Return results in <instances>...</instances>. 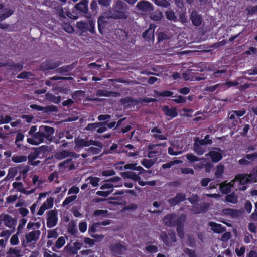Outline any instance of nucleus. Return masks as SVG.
<instances>
[{
    "instance_id": "f257e3e1",
    "label": "nucleus",
    "mask_w": 257,
    "mask_h": 257,
    "mask_svg": "<svg viewBox=\"0 0 257 257\" xmlns=\"http://www.w3.org/2000/svg\"><path fill=\"white\" fill-rule=\"evenodd\" d=\"M187 216L185 214L178 216L175 213L167 214L163 218L164 224L169 227L176 226V231L179 237L182 239L184 237V225Z\"/></svg>"
},
{
    "instance_id": "f03ea898",
    "label": "nucleus",
    "mask_w": 257,
    "mask_h": 257,
    "mask_svg": "<svg viewBox=\"0 0 257 257\" xmlns=\"http://www.w3.org/2000/svg\"><path fill=\"white\" fill-rule=\"evenodd\" d=\"M55 157L57 159L62 160L66 157H70L71 158H68L66 160L60 162L59 164V167L68 168L70 170L75 169V165L72 162V158H77L79 157V155L72 152H69L67 150L57 152L55 155Z\"/></svg>"
},
{
    "instance_id": "7ed1b4c3",
    "label": "nucleus",
    "mask_w": 257,
    "mask_h": 257,
    "mask_svg": "<svg viewBox=\"0 0 257 257\" xmlns=\"http://www.w3.org/2000/svg\"><path fill=\"white\" fill-rule=\"evenodd\" d=\"M126 9V6L122 1H117L114 7L110 11L111 17L115 19H126L127 15Z\"/></svg>"
},
{
    "instance_id": "20e7f679",
    "label": "nucleus",
    "mask_w": 257,
    "mask_h": 257,
    "mask_svg": "<svg viewBox=\"0 0 257 257\" xmlns=\"http://www.w3.org/2000/svg\"><path fill=\"white\" fill-rule=\"evenodd\" d=\"M75 148L80 149L84 147H89L91 145H94L99 147H102V144L101 142L96 140L90 139L87 140L84 139L75 138L74 140Z\"/></svg>"
},
{
    "instance_id": "39448f33",
    "label": "nucleus",
    "mask_w": 257,
    "mask_h": 257,
    "mask_svg": "<svg viewBox=\"0 0 257 257\" xmlns=\"http://www.w3.org/2000/svg\"><path fill=\"white\" fill-rule=\"evenodd\" d=\"M160 238L167 246H170L176 241V233L174 231L170 230L167 232L162 231L160 235Z\"/></svg>"
},
{
    "instance_id": "423d86ee",
    "label": "nucleus",
    "mask_w": 257,
    "mask_h": 257,
    "mask_svg": "<svg viewBox=\"0 0 257 257\" xmlns=\"http://www.w3.org/2000/svg\"><path fill=\"white\" fill-rule=\"evenodd\" d=\"M137 9L144 13H150L154 10V7L150 2L145 0L140 1L136 5Z\"/></svg>"
},
{
    "instance_id": "0eeeda50",
    "label": "nucleus",
    "mask_w": 257,
    "mask_h": 257,
    "mask_svg": "<svg viewBox=\"0 0 257 257\" xmlns=\"http://www.w3.org/2000/svg\"><path fill=\"white\" fill-rule=\"evenodd\" d=\"M30 107L32 109H35L38 111H42L46 113L57 112L58 110L57 107L52 105L43 107L40 105L34 104L30 105Z\"/></svg>"
},
{
    "instance_id": "6e6552de",
    "label": "nucleus",
    "mask_w": 257,
    "mask_h": 257,
    "mask_svg": "<svg viewBox=\"0 0 257 257\" xmlns=\"http://www.w3.org/2000/svg\"><path fill=\"white\" fill-rule=\"evenodd\" d=\"M210 208L209 203L202 202L196 205H194L191 209L192 213L195 214L204 213Z\"/></svg>"
},
{
    "instance_id": "1a4fd4ad",
    "label": "nucleus",
    "mask_w": 257,
    "mask_h": 257,
    "mask_svg": "<svg viewBox=\"0 0 257 257\" xmlns=\"http://www.w3.org/2000/svg\"><path fill=\"white\" fill-rule=\"evenodd\" d=\"M215 150L218 151H210L207 154H206V156H209L211 158L212 161L213 163H217L220 161L223 158L222 154L221 152L222 150L220 148L216 147L214 148Z\"/></svg>"
},
{
    "instance_id": "9d476101",
    "label": "nucleus",
    "mask_w": 257,
    "mask_h": 257,
    "mask_svg": "<svg viewBox=\"0 0 257 257\" xmlns=\"http://www.w3.org/2000/svg\"><path fill=\"white\" fill-rule=\"evenodd\" d=\"M58 218L57 214L54 210H50L48 212L47 218V227L51 228L56 225Z\"/></svg>"
},
{
    "instance_id": "9b49d317",
    "label": "nucleus",
    "mask_w": 257,
    "mask_h": 257,
    "mask_svg": "<svg viewBox=\"0 0 257 257\" xmlns=\"http://www.w3.org/2000/svg\"><path fill=\"white\" fill-rule=\"evenodd\" d=\"M99 226V225L98 222L93 223L91 225H89L88 232L91 237L97 239L102 240L104 237L103 235L94 234V233L98 231V228Z\"/></svg>"
},
{
    "instance_id": "f8f14e48",
    "label": "nucleus",
    "mask_w": 257,
    "mask_h": 257,
    "mask_svg": "<svg viewBox=\"0 0 257 257\" xmlns=\"http://www.w3.org/2000/svg\"><path fill=\"white\" fill-rule=\"evenodd\" d=\"M46 146H42L40 147L35 149L33 152H31L28 157L29 162H32L35 160L41 153L45 152L46 150Z\"/></svg>"
},
{
    "instance_id": "ddd939ff",
    "label": "nucleus",
    "mask_w": 257,
    "mask_h": 257,
    "mask_svg": "<svg viewBox=\"0 0 257 257\" xmlns=\"http://www.w3.org/2000/svg\"><path fill=\"white\" fill-rule=\"evenodd\" d=\"M41 232L40 230L32 231L25 234V237L27 241V244H29L32 241H36L39 239Z\"/></svg>"
},
{
    "instance_id": "4468645a",
    "label": "nucleus",
    "mask_w": 257,
    "mask_h": 257,
    "mask_svg": "<svg viewBox=\"0 0 257 257\" xmlns=\"http://www.w3.org/2000/svg\"><path fill=\"white\" fill-rule=\"evenodd\" d=\"M88 3L87 0H81L75 6V10L76 11H78L79 14H86L88 10Z\"/></svg>"
},
{
    "instance_id": "2eb2a0df",
    "label": "nucleus",
    "mask_w": 257,
    "mask_h": 257,
    "mask_svg": "<svg viewBox=\"0 0 257 257\" xmlns=\"http://www.w3.org/2000/svg\"><path fill=\"white\" fill-rule=\"evenodd\" d=\"M185 200L186 195L185 194L182 193H178L174 197L169 199L168 202L171 205L175 206Z\"/></svg>"
},
{
    "instance_id": "dca6fc26",
    "label": "nucleus",
    "mask_w": 257,
    "mask_h": 257,
    "mask_svg": "<svg viewBox=\"0 0 257 257\" xmlns=\"http://www.w3.org/2000/svg\"><path fill=\"white\" fill-rule=\"evenodd\" d=\"M190 19L191 21L192 24L195 26H200L202 22V17L201 15L197 13V12L193 10L190 15Z\"/></svg>"
},
{
    "instance_id": "f3484780",
    "label": "nucleus",
    "mask_w": 257,
    "mask_h": 257,
    "mask_svg": "<svg viewBox=\"0 0 257 257\" xmlns=\"http://www.w3.org/2000/svg\"><path fill=\"white\" fill-rule=\"evenodd\" d=\"M208 225L211 227L212 230L216 233H222L226 231V227L221 224L210 221L208 223Z\"/></svg>"
},
{
    "instance_id": "a211bd4d",
    "label": "nucleus",
    "mask_w": 257,
    "mask_h": 257,
    "mask_svg": "<svg viewBox=\"0 0 257 257\" xmlns=\"http://www.w3.org/2000/svg\"><path fill=\"white\" fill-rule=\"evenodd\" d=\"M162 111L166 116L171 118L176 117L178 115V112L176 107L170 108L168 106L165 105L163 107Z\"/></svg>"
},
{
    "instance_id": "6ab92c4d",
    "label": "nucleus",
    "mask_w": 257,
    "mask_h": 257,
    "mask_svg": "<svg viewBox=\"0 0 257 257\" xmlns=\"http://www.w3.org/2000/svg\"><path fill=\"white\" fill-rule=\"evenodd\" d=\"M59 65L58 62L53 60H47L42 63L41 67L45 70L54 69Z\"/></svg>"
},
{
    "instance_id": "aec40b11",
    "label": "nucleus",
    "mask_w": 257,
    "mask_h": 257,
    "mask_svg": "<svg viewBox=\"0 0 257 257\" xmlns=\"http://www.w3.org/2000/svg\"><path fill=\"white\" fill-rule=\"evenodd\" d=\"M235 180H237L241 185H245L251 181V178L248 174H239L235 176Z\"/></svg>"
},
{
    "instance_id": "412c9836",
    "label": "nucleus",
    "mask_w": 257,
    "mask_h": 257,
    "mask_svg": "<svg viewBox=\"0 0 257 257\" xmlns=\"http://www.w3.org/2000/svg\"><path fill=\"white\" fill-rule=\"evenodd\" d=\"M119 93L115 91H108L106 90L98 89L96 92V95L98 96L105 97H116L118 95Z\"/></svg>"
},
{
    "instance_id": "4be33fe9",
    "label": "nucleus",
    "mask_w": 257,
    "mask_h": 257,
    "mask_svg": "<svg viewBox=\"0 0 257 257\" xmlns=\"http://www.w3.org/2000/svg\"><path fill=\"white\" fill-rule=\"evenodd\" d=\"M98 28L100 34H103L106 29H107V26L109 23L108 21L105 20L103 18L99 17L98 18Z\"/></svg>"
},
{
    "instance_id": "5701e85b",
    "label": "nucleus",
    "mask_w": 257,
    "mask_h": 257,
    "mask_svg": "<svg viewBox=\"0 0 257 257\" xmlns=\"http://www.w3.org/2000/svg\"><path fill=\"white\" fill-rule=\"evenodd\" d=\"M155 26L153 27V25L151 24L149 29L145 30L142 34L143 38L146 40H150L152 38L154 37V33Z\"/></svg>"
},
{
    "instance_id": "b1692460",
    "label": "nucleus",
    "mask_w": 257,
    "mask_h": 257,
    "mask_svg": "<svg viewBox=\"0 0 257 257\" xmlns=\"http://www.w3.org/2000/svg\"><path fill=\"white\" fill-rule=\"evenodd\" d=\"M125 247L122 244L118 243L110 247V250L115 255H120Z\"/></svg>"
},
{
    "instance_id": "393cba45",
    "label": "nucleus",
    "mask_w": 257,
    "mask_h": 257,
    "mask_svg": "<svg viewBox=\"0 0 257 257\" xmlns=\"http://www.w3.org/2000/svg\"><path fill=\"white\" fill-rule=\"evenodd\" d=\"M149 18L153 21H160L163 18V13L159 10H157L154 12H150Z\"/></svg>"
},
{
    "instance_id": "a878e982",
    "label": "nucleus",
    "mask_w": 257,
    "mask_h": 257,
    "mask_svg": "<svg viewBox=\"0 0 257 257\" xmlns=\"http://www.w3.org/2000/svg\"><path fill=\"white\" fill-rule=\"evenodd\" d=\"M152 133H156L157 134H154L153 135V137L159 140H167V136L165 135H160L159 134H161L162 133V130L157 127H154L151 130Z\"/></svg>"
},
{
    "instance_id": "bb28decb",
    "label": "nucleus",
    "mask_w": 257,
    "mask_h": 257,
    "mask_svg": "<svg viewBox=\"0 0 257 257\" xmlns=\"http://www.w3.org/2000/svg\"><path fill=\"white\" fill-rule=\"evenodd\" d=\"M122 177L132 179L134 181H138L140 179V177L136 173L132 172H123L121 173Z\"/></svg>"
},
{
    "instance_id": "cd10ccee",
    "label": "nucleus",
    "mask_w": 257,
    "mask_h": 257,
    "mask_svg": "<svg viewBox=\"0 0 257 257\" xmlns=\"http://www.w3.org/2000/svg\"><path fill=\"white\" fill-rule=\"evenodd\" d=\"M136 101L132 97H125L120 99V103L124 105L126 108H128L129 106L133 105Z\"/></svg>"
},
{
    "instance_id": "c85d7f7f",
    "label": "nucleus",
    "mask_w": 257,
    "mask_h": 257,
    "mask_svg": "<svg viewBox=\"0 0 257 257\" xmlns=\"http://www.w3.org/2000/svg\"><path fill=\"white\" fill-rule=\"evenodd\" d=\"M193 150L198 155H202L206 152L205 147L199 145L196 142L194 143Z\"/></svg>"
},
{
    "instance_id": "c756f323",
    "label": "nucleus",
    "mask_w": 257,
    "mask_h": 257,
    "mask_svg": "<svg viewBox=\"0 0 257 257\" xmlns=\"http://www.w3.org/2000/svg\"><path fill=\"white\" fill-rule=\"evenodd\" d=\"M225 200L227 202L235 204L238 201V197L234 192H232L230 194H227L225 196Z\"/></svg>"
},
{
    "instance_id": "7c9ffc66",
    "label": "nucleus",
    "mask_w": 257,
    "mask_h": 257,
    "mask_svg": "<svg viewBox=\"0 0 257 257\" xmlns=\"http://www.w3.org/2000/svg\"><path fill=\"white\" fill-rule=\"evenodd\" d=\"M46 99L54 103L58 104L61 100V97L60 96H56L53 94L51 93H47L46 95Z\"/></svg>"
},
{
    "instance_id": "2f4dec72",
    "label": "nucleus",
    "mask_w": 257,
    "mask_h": 257,
    "mask_svg": "<svg viewBox=\"0 0 257 257\" xmlns=\"http://www.w3.org/2000/svg\"><path fill=\"white\" fill-rule=\"evenodd\" d=\"M175 3L176 6L180 9L181 11L182 12L181 14L179 15L180 18L183 19V17L185 16V12L186 11V8L184 7V3L183 0H175Z\"/></svg>"
},
{
    "instance_id": "473e14b6",
    "label": "nucleus",
    "mask_w": 257,
    "mask_h": 257,
    "mask_svg": "<svg viewBox=\"0 0 257 257\" xmlns=\"http://www.w3.org/2000/svg\"><path fill=\"white\" fill-rule=\"evenodd\" d=\"M65 244V240L64 237H59L55 242V246L52 247V250L54 251H56V250L55 249V247L57 249H60L62 248L64 245Z\"/></svg>"
},
{
    "instance_id": "72a5a7b5",
    "label": "nucleus",
    "mask_w": 257,
    "mask_h": 257,
    "mask_svg": "<svg viewBox=\"0 0 257 257\" xmlns=\"http://www.w3.org/2000/svg\"><path fill=\"white\" fill-rule=\"evenodd\" d=\"M7 254L15 255V257H21L22 256L21 254V250L16 247H11L7 252Z\"/></svg>"
},
{
    "instance_id": "f704fd0d",
    "label": "nucleus",
    "mask_w": 257,
    "mask_h": 257,
    "mask_svg": "<svg viewBox=\"0 0 257 257\" xmlns=\"http://www.w3.org/2000/svg\"><path fill=\"white\" fill-rule=\"evenodd\" d=\"M38 144L42 143L45 138V134L42 132H37L33 135Z\"/></svg>"
},
{
    "instance_id": "c9c22d12",
    "label": "nucleus",
    "mask_w": 257,
    "mask_h": 257,
    "mask_svg": "<svg viewBox=\"0 0 257 257\" xmlns=\"http://www.w3.org/2000/svg\"><path fill=\"white\" fill-rule=\"evenodd\" d=\"M43 130L45 138H48L51 136L55 132L54 128L49 126H44L43 127Z\"/></svg>"
},
{
    "instance_id": "e433bc0d",
    "label": "nucleus",
    "mask_w": 257,
    "mask_h": 257,
    "mask_svg": "<svg viewBox=\"0 0 257 257\" xmlns=\"http://www.w3.org/2000/svg\"><path fill=\"white\" fill-rule=\"evenodd\" d=\"M154 93L160 97H173L174 93L169 90H165L163 92H159L157 90L154 91Z\"/></svg>"
},
{
    "instance_id": "4c0bfd02",
    "label": "nucleus",
    "mask_w": 257,
    "mask_h": 257,
    "mask_svg": "<svg viewBox=\"0 0 257 257\" xmlns=\"http://www.w3.org/2000/svg\"><path fill=\"white\" fill-rule=\"evenodd\" d=\"M239 84V82L237 81H227L225 83H222L221 89L226 90L230 87L238 86Z\"/></svg>"
},
{
    "instance_id": "58836bf2",
    "label": "nucleus",
    "mask_w": 257,
    "mask_h": 257,
    "mask_svg": "<svg viewBox=\"0 0 257 257\" xmlns=\"http://www.w3.org/2000/svg\"><path fill=\"white\" fill-rule=\"evenodd\" d=\"M77 26L79 30L84 33L87 31L89 25L88 23L80 21L77 23Z\"/></svg>"
},
{
    "instance_id": "ea45409f",
    "label": "nucleus",
    "mask_w": 257,
    "mask_h": 257,
    "mask_svg": "<svg viewBox=\"0 0 257 257\" xmlns=\"http://www.w3.org/2000/svg\"><path fill=\"white\" fill-rule=\"evenodd\" d=\"M154 3L158 6L165 8H168L171 6V4L167 0H154Z\"/></svg>"
},
{
    "instance_id": "a19ab883",
    "label": "nucleus",
    "mask_w": 257,
    "mask_h": 257,
    "mask_svg": "<svg viewBox=\"0 0 257 257\" xmlns=\"http://www.w3.org/2000/svg\"><path fill=\"white\" fill-rule=\"evenodd\" d=\"M27 157L24 155H14L12 157V161L14 163H21L23 162H25L27 160Z\"/></svg>"
},
{
    "instance_id": "79ce46f5",
    "label": "nucleus",
    "mask_w": 257,
    "mask_h": 257,
    "mask_svg": "<svg viewBox=\"0 0 257 257\" xmlns=\"http://www.w3.org/2000/svg\"><path fill=\"white\" fill-rule=\"evenodd\" d=\"M224 170V166L222 164H219L216 168V171L215 173V176L216 178H219L223 174Z\"/></svg>"
},
{
    "instance_id": "37998d69",
    "label": "nucleus",
    "mask_w": 257,
    "mask_h": 257,
    "mask_svg": "<svg viewBox=\"0 0 257 257\" xmlns=\"http://www.w3.org/2000/svg\"><path fill=\"white\" fill-rule=\"evenodd\" d=\"M100 148H96L94 147H90L86 150L87 151L88 155L89 156L93 155L98 154L101 151V149Z\"/></svg>"
},
{
    "instance_id": "c03bdc74",
    "label": "nucleus",
    "mask_w": 257,
    "mask_h": 257,
    "mask_svg": "<svg viewBox=\"0 0 257 257\" xmlns=\"http://www.w3.org/2000/svg\"><path fill=\"white\" fill-rule=\"evenodd\" d=\"M186 158L187 160L190 162H197L202 160H204L203 158H198L196 156L194 155L193 154H188L186 155Z\"/></svg>"
},
{
    "instance_id": "a18cd8bd",
    "label": "nucleus",
    "mask_w": 257,
    "mask_h": 257,
    "mask_svg": "<svg viewBox=\"0 0 257 257\" xmlns=\"http://www.w3.org/2000/svg\"><path fill=\"white\" fill-rule=\"evenodd\" d=\"M248 174L251 178V182H257V167H254Z\"/></svg>"
},
{
    "instance_id": "49530a36",
    "label": "nucleus",
    "mask_w": 257,
    "mask_h": 257,
    "mask_svg": "<svg viewBox=\"0 0 257 257\" xmlns=\"http://www.w3.org/2000/svg\"><path fill=\"white\" fill-rule=\"evenodd\" d=\"M154 162L151 159H144L141 161V164L146 168H150L154 164Z\"/></svg>"
},
{
    "instance_id": "de8ad7c7",
    "label": "nucleus",
    "mask_w": 257,
    "mask_h": 257,
    "mask_svg": "<svg viewBox=\"0 0 257 257\" xmlns=\"http://www.w3.org/2000/svg\"><path fill=\"white\" fill-rule=\"evenodd\" d=\"M220 190L222 194H227L230 192L231 190L229 188V187L227 186L226 183H221L220 185Z\"/></svg>"
},
{
    "instance_id": "09e8293b",
    "label": "nucleus",
    "mask_w": 257,
    "mask_h": 257,
    "mask_svg": "<svg viewBox=\"0 0 257 257\" xmlns=\"http://www.w3.org/2000/svg\"><path fill=\"white\" fill-rule=\"evenodd\" d=\"M24 135L23 133L19 132L17 134L15 143L18 148H21V144L19 143L20 141L24 139Z\"/></svg>"
},
{
    "instance_id": "8fccbe9b",
    "label": "nucleus",
    "mask_w": 257,
    "mask_h": 257,
    "mask_svg": "<svg viewBox=\"0 0 257 257\" xmlns=\"http://www.w3.org/2000/svg\"><path fill=\"white\" fill-rule=\"evenodd\" d=\"M165 13L167 19L171 21H175L176 20L177 17L172 10L166 11Z\"/></svg>"
},
{
    "instance_id": "3c124183",
    "label": "nucleus",
    "mask_w": 257,
    "mask_h": 257,
    "mask_svg": "<svg viewBox=\"0 0 257 257\" xmlns=\"http://www.w3.org/2000/svg\"><path fill=\"white\" fill-rule=\"evenodd\" d=\"M103 122L89 123L86 127L88 131H93L97 128L99 126L102 125Z\"/></svg>"
},
{
    "instance_id": "603ef678",
    "label": "nucleus",
    "mask_w": 257,
    "mask_h": 257,
    "mask_svg": "<svg viewBox=\"0 0 257 257\" xmlns=\"http://www.w3.org/2000/svg\"><path fill=\"white\" fill-rule=\"evenodd\" d=\"M87 180H90V183L93 187L97 186L100 181V179L97 177H89Z\"/></svg>"
},
{
    "instance_id": "864d4df0",
    "label": "nucleus",
    "mask_w": 257,
    "mask_h": 257,
    "mask_svg": "<svg viewBox=\"0 0 257 257\" xmlns=\"http://www.w3.org/2000/svg\"><path fill=\"white\" fill-rule=\"evenodd\" d=\"M77 198V196L76 195H73L70 196L69 197H67L65 198V199L63 202L62 205L63 206H66L71 202H72L73 201H74Z\"/></svg>"
},
{
    "instance_id": "5fc2aeb1",
    "label": "nucleus",
    "mask_w": 257,
    "mask_h": 257,
    "mask_svg": "<svg viewBox=\"0 0 257 257\" xmlns=\"http://www.w3.org/2000/svg\"><path fill=\"white\" fill-rule=\"evenodd\" d=\"M194 142H196L199 145H200L201 146H205L207 145H210L211 142L210 141H206L204 140V139H200L199 137H196L194 139Z\"/></svg>"
},
{
    "instance_id": "6e6d98bb",
    "label": "nucleus",
    "mask_w": 257,
    "mask_h": 257,
    "mask_svg": "<svg viewBox=\"0 0 257 257\" xmlns=\"http://www.w3.org/2000/svg\"><path fill=\"white\" fill-rule=\"evenodd\" d=\"M23 65L24 63L23 62L15 63L13 71L16 73L21 71L23 69Z\"/></svg>"
},
{
    "instance_id": "4d7b16f0",
    "label": "nucleus",
    "mask_w": 257,
    "mask_h": 257,
    "mask_svg": "<svg viewBox=\"0 0 257 257\" xmlns=\"http://www.w3.org/2000/svg\"><path fill=\"white\" fill-rule=\"evenodd\" d=\"M76 10L74 9L72 12L70 11H67L66 13V14L67 16H68L69 18L73 19L76 20L79 17L77 14L75 12Z\"/></svg>"
},
{
    "instance_id": "13d9d810",
    "label": "nucleus",
    "mask_w": 257,
    "mask_h": 257,
    "mask_svg": "<svg viewBox=\"0 0 257 257\" xmlns=\"http://www.w3.org/2000/svg\"><path fill=\"white\" fill-rule=\"evenodd\" d=\"M53 201L54 198L52 197H50L47 199L45 202H44L43 204H46V207H47V209H50L53 206Z\"/></svg>"
},
{
    "instance_id": "bf43d9fd",
    "label": "nucleus",
    "mask_w": 257,
    "mask_h": 257,
    "mask_svg": "<svg viewBox=\"0 0 257 257\" xmlns=\"http://www.w3.org/2000/svg\"><path fill=\"white\" fill-rule=\"evenodd\" d=\"M199 197L197 194H192L188 198V201L192 204H196L199 201Z\"/></svg>"
},
{
    "instance_id": "052dcab7",
    "label": "nucleus",
    "mask_w": 257,
    "mask_h": 257,
    "mask_svg": "<svg viewBox=\"0 0 257 257\" xmlns=\"http://www.w3.org/2000/svg\"><path fill=\"white\" fill-rule=\"evenodd\" d=\"M58 236L57 232L56 230L54 229L52 230L48 231L47 238H57Z\"/></svg>"
},
{
    "instance_id": "680f3d73",
    "label": "nucleus",
    "mask_w": 257,
    "mask_h": 257,
    "mask_svg": "<svg viewBox=\"0 0 257 257\" xmlns=\"http://www.w3.org/2000/svg\"><path fill=\"white\" fill-rule=\"evenodd\" d=\"M95 22L93 21L92 20L89 21V27H88L87 31H89L91 34H94L95 33Z\"/></svg>"
},
{
    "instance_id": "e2e57ef3",
    "label": "nucleus",
    "mask_w": 257,
    "mask_h": 257,
    "mask_svg": "<svg viewBox=\"0 0 257 257\" xmlns=\"http://www.w3.org/2000/svg\"><path fill=\"white\" fill-rule=\"evenodd\" d=\"M145 250L150 253L156 252L158 251V248L154 245H149L145 247Z\"/></svg>"
},
{
    "instance_id": "0e129e2a",
    "label": "nucleus",
    "mask_w": 257,
    "mask_h": 257,
    "mask_svg": "<svg viewBox=\"0 0 257 257\" xmlns=\"http://www.w3.org/2000/svg\"><path fill=\"white\" fill-rule=\"evenodd\" d=\"M172 100L178 104L183 103L186 102V99L185 97L182 95H179L177 98L173 99Z\"/></svg>"
},
{
    "instance_id": "69168bd1",
    "label": "nucleus",
    "mask_w": 257,
    "mask_h": 257,
    "mask_svg": "<svg viewBox=\"0 0 257 257\" xmlns=\"http://www.w3.org/2000/svg\"><path fill=\"white\" fill-rule=\"evenodd\" d=\"M184 252L188 255L189 257H196L195 251L194 250H191L188 248H185L184 249Z\"/></svg>"
},
{
    "instance_id": "338daca9",
    "label": "nucleus",
    "mask_w": 257,
    "mask_h": 257,
    "mask_svg": "<svg viewBox=\"0 0 257 257\" xmlns=\"http://www.w3.org/2000/svg\"><path fill=\"white\" fill-rule=\"evenodd\" d=\"M10 244L12 245H17L19 243V238L17 234L13 235L10 240Z\"/></svg>"
},
{
    "instance_id": "774afa93",
    "label": "nucleus",
    "mask_w": 257,
    "mask_h": 257,
    "mask_svg": "<svg viewBox=\"0 0 257 257\" xmlns=\"http://www.w3.org/2000/svg\"><path fill=\"white\" fill-rule=\"evenodd\" d=\"M12 120V118L9 115H6L4 117L2 116L0 118V124H6Z\"/></svg>"
}]
</instances>
